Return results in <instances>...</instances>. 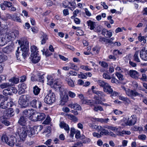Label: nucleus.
<instances>
[{
	"label": "nucleus",
	"mask_w": 147,
	"mask_h": 147,
	"mask_svg": "<svg viewBox=\"0 0 147 147\" xmlns=\"http://www.w3.org/2000/svg\"><path fill=\"white\" fill-rule=\"evenodd\" d=\"M97 83L100 86L103 87V88L108 84L102 80H100L97 81Z\"/></svg>",
	"instance_id": "obj_43"
},
{
	"label": "nucleus",
	"mask_w": 147,
	"mask_h": 147,
	"mask_svg": "<svg viewBox=\"0 0 147 147\" xmlns=\"http://www.w3.org/2000/svg\"><path fill=\"white\" fill-rule=\"evenodd\" d=\"M138 73L135 70H131L129 71V74L132 78H135L137 77Z\"/></svg>",
	"instance_id": "obj_22"
},
{
	"label": "nucleus",
	"mask_w": 147,
	"mask_h": 147,
	"mask_svg": "<svg viewBox=\"0 0 147 147\" xmlns=\"http://www.w3.org/2000/svg\"><path fill=\"white\" fill-rule=\"evenodd\" d=\"M147 36H143L141 35V34H139L138 37V40L140 42H142V45H144V44L146 43V39Z\"/></svg>",
	"instance_id": "obj_20"
},
{
	"label": "nucleus",
	"mask_w": 147,
	"mask_h": 147,
	"mask_svg": "<svg viewBox=\"0 0 147 147\" xmlns=\"http://www.w3.org/2000/svg\"><path fill=\"white\" fill-rule=\"evenodd\" d=\"M32 128L35 134H38L39 132L42 129V126H35Z\"/></svg>",
	"instance_id": "obj_28"
},
{
	"label": "nucleus",
	"mask_w": 147,
	"mask_h": 147,
	"mask_svg": "<svg viewBox=\"0 0 147 147\" xmlns=\"http://www.w3.org/2000/svg\"><path fill=\"white\" fill-rule=\"evenodd\" d=\"M45 76V75L44 74L41 75L40 74H38L36 75V76L35 77H37L38 81L40 82H43Z\"/></svg>",
	"instance_id": "obj_41"
},
{
	"label": "nucleus",
	"mask_w": 147,
	"mask_h": 147,
	"mask_svg": "<svg viewBox=\"0 0 147 147\" xmlns=\"http://www.w3.org/2000/svg\"><path fill=\"white\" fill-rule=\"evenodd\" d=\"M13 20L19 22H21V20L20 17L18 16L17 13H15L13 14Z\"/></svg>",
	"instance_id": "obj_42"
},
{
	"label": "nucleus",
	"mask_w": 147,
	"mask_h": 147,
	"mask_svg": "<svg viewBox=\"0 0 147 147\" xmlns=\"http://www.w3.org/2000/svg\"><path fill=\"white\" fill-rule=\"evenodd\" d=\"M41 38H42L41 44L43 45L45 43L46 41L48 40V38L47 37V35L45 34H44L43 35L42 37Z\"/></svg>",
	"instance_id": "obj_47"
},
{
	"label": "nucleus",
	"mask_w": 147,
	"mask_h": 147,
	"mask_svg": "<svg viewBox=\"0 0 147 147\" xmlns=\"http://www.w3.org/2000/svg\"><path fill=\"white\" fill-rule=\"evenodd\" d=\"M80 68L87 71H89L91 69H89L88 66H84V65L81 66H80Z\"/></svg>",
	"instance_id": "obj_61"
},
{
	"label": "nucleus",
	"mask_w": 147,
	"mask_h": 147,
	"mask_svg": "<svg viewBox=\"0 0 147 147\" xmlns=\"http://www.w3.org/2000/svg\"><path fill=\"white\" fill-rule=\"evenodd\" d=\"M27 127L25 126L18 128L17 133L18 134L20 138V143H16V145L19 147L23 146V143L25 140L27 135Z\"/></svg>",
	"instance_id": "obj_1"
},
{
	"label": "nucleus",
	"mask_w": 147,
	"mask_h": 147,
	"mask_svg": "<svg viewBox=\"0 0 147 147\" xmlns=\"http://www.w3.org/2000/svg\"><path fill=\"white\" fill-rule=\"evenodd\" d=\"M140 57L141 59L145 61L147 60V46H145L140 52Z\"/></svg>",
	"instance_id": "obj_9"
},
{
	"label": "nucleus",
	"mask_w": 147,
	"mask_h": 147,
	"mask_svg": "<svg viewBox=\"0 0 147 147\" xmlns=\"http://www.w3.org/2000/svg\"><path fill=\"white\" fill-rule=\"evenodd\" d=\"M51 121V118L49 116H47L46 118V119L43 122V123L45 124H48L50 123Z\"/></svg>",
	"instance_id": "obj_53"
},
{
	"label": "nucleus",
	"mask_w": 147,
	"mask_h": 147,
	"mask_svg": "<svg viewBox=\"0 0 147 147\" xmlns=\"http://www.w3.org/2000/svg\"><path fill=\"white\" fill-rule=\"evenodd\" d=\"M61 96V100H60V105H64L68 100V96L67 93Z\"/></svg>",
	"instance_id": "obj_13"
},
{
	"label": "nucleus",
	"mask_w": 147,
	"mask_h": 147,
	"mask_svg": "<svg viewBox=\"0 0 147 147\" xmlns=\"http://www.w3.org/2000/svg\"><path fill=\"white\" fill-rule=\"evenodd\" d=\"M27 135L29 137H31L33 135L35 134L32 128L29 127L27 128Z\"/></svg>",
	"instance_id": "obj_29"
},
{
	"label": "nucleus",
	"mask_w": 147,
	"mask_h": 147,
	"mask_svg": "<svg viewBox=\"0 0 147 147\" xmlns=\"http://www.w3.org/2000/svg\"><path fill=\"white\" fill-rule=\"evenodd\" d=\"M68 107L71 108H73L74 110H81V109L80 106L77 103L69 104L68 105Z\"/></svg>",
	"instance_id": "obj_19"
},
{
	"label": "nucleus",
	"mask_w": 147,
	"mask_h": 147,
	"mask_svg": "<svg viewBox=\"0 0 147 147\" xmlns=\"http://www.w3.org/2000/svg\"><path fill=\"white\" fill-rule=\"evenodd\" d=\"M87 23L88 26L90 27V30H93L95 28V22L90 20L87 21Z\"/></svg>",
	"instance_id": "obj_27"
},
{
	"label": "nucleus",
	"mask_w": 147,
	"mask_h": 147,
	"mask_svg": "<svg viewBox=\"0 0 147 147\" xmlns=\"http://www.w3.org/2000/svg\"><path fill=\"white\" fill-rule=\"evenodd\" d=\"M45 117L44 113L34 112L32 115V120L34 121H42L45 119Z\"/></svg>",
	"instance_id": "obj_4"
},
{
	"label": "nucleus",
	"mask_w": 147,
	"mask_h": 147,
	"mask_svg": "<svg viewBox=\"0 0 147 147\" xmlns=\"http://www.w3.org/2000/svg\"><path fill=\"white\" fill-rule=\"evenodd\" d=\"M30 105L33 108H40L42 106V102L36 99H34L30 102Z\"/></svg>",
	"instance_id": "obj_10"
},
{
	"label": "nucleus",
	"mask_w": 147,
	"mask_h": 147,
	"mask_svg": "<svg viewBox=\"0 0 147 147\" xmlns=\"http://www.w3.org/2000/svg\"><path fill=\"white\" fill-rule=\"evenodd\" d=\"M103 90L105 92L111 94V96H116L117 94V92L113 91L111 86L108 84L104 87Z\"/></svg>",
	"instance_id": "obj_7"
},
{
	"label": "nucleus",
	"mask_w": 147,
	"mask_h": 147,
	"mask_svg": "<svg viewBox=\"0 0 147 147\" xmlns=\"http://www.w3.org/2000/svg\"><path fill=\"white\" fill-rule=\"evenodd\" d=\"M59 126L61 128H63L67 133L69 132V128L68 125L64 121H62L60 123Z\"/></svg>",
	"instance_id": "obj_17"
},
{
	"label": "nucleus",
	"mask_w": 147,
	"mask_h": 147,
	"mask_svg": "<svg viewBox=\"0 0 147 147\" xmlns=\"http://www.w3.org/2000/svg\"><path fill=\"white\" fill-rule=\"evenodd\" d=\"M51 99H50V98L48 94L45 96L44 99V102L47 104L50 105L53 103L52 102H51Z\"/></svg>",
	"instance_id": "obj_40"
},
{
	"label": "nucleus",
	"mask_w": 147,
	"mask_h": 147,
	"mask_svg": "<svg viewBox=\"0 0 147 147\" xmlns=\"http://www.w3.org/2000/svg\"><path fill=\"white\" fill-rule=\"evenodd\" d=\"M40 89L38 86H36L33 87V92L35 95H37L39 93Z\"/></svg>",
	"instance_id": "obj_39"
},
{
	"label": "nucleus",
	"mask_w": 147,
	"mask_h": 147,
	"mask_svg": "<svg viewBox=\"0 0 147 147\" xmlns=\"http://www.w3.org/2000/svg\"><path fill=\"white\" fill-rule=\"evenodd\" d=\"M99 63V64H100L101 63V66L104 67H106L108 66V65L107 63L104 61H102L101 62L100 61Z\"/></svg>",
	"instance_id": "obj_60"
},
{
	"label": "nucleus",
	"mask_w": 147,
	"mask_h": 147,
	"mask_svg": "<svg viewBox=\"0 0 147 147\" xmlns=\"http://www.w3.org/2000/svg\"><path fill=\"white\" fill-rule=\"evenodd\" d=\"M3 5L6 7H10L12 5V3L8 1H5L3 2Z\"/></svg>",
	"instance_id": "obj_49"
},
{
	"label": "nucleus",
	"mask_w": 147,
	"mask_h": 147,
	"mask_svg": "<svg viewBox=\"0 0 147 147\" xmlns=\"http://www.w3.org/2000/svg\"><path fill=\"white\" fill-rule=\"evenodd\" d=\"M93 119L95 121H99L102 123H107L109 120V119L107 118L106 119L94 118Z\"/></svg>",
	"instance_id": "obj_25"
},
{
	"label": "nucleus",
	"mask_w": 147,
	"mask_h": 147,
	"mask_svg": "<svg viewBox=\"0 0 147 147\" xmlns=\"http://www.w3.org/2000/svg\"><path fill=\"white\" fill-rule=\"evenodd\" d=\"M103 76L104 78L106 79L110 80L111 79V77L107 74H103Z\"/></svg>",
	"instance_id": "obj_63"
},
{
	"label": "nucleus",
	"mask_w": 147,
	"mask_h": 147,
	"mask_svg": "<svg viewBox=\"0 0 147 147\" xmlns=\"http://www.w3.org/2000/svg\"><path fill=\"white\" fill-rule=\"evenodd\" d=\"M139 53V51H136L134 54L133 57L134 60L137 62H140V60L138 57V55Z\"/></svg>",
	"instance_id": "obj_37"
},
{
	"label": "nucleus",
	"mask_w": 147,
	"mask_h": 147,
	"mask_svg": "<svg viewBox=\"0 0 147 147\" xmlns=\"http://www.w3.org/2000/svg\"><path fill=\"white\" fill-rule=\"evenodd\" d=\"M19 81V79L18 78L14 77L10 79L9 81L13 83L17 84Z\"/></svg>",
	"instance_id": "obj_48"
},
{
	"label": "nucleus",
	"mask_w": 147,
	"mask_h": 147,
	"mask_svg": "<svg viewBox=\"0 0 147 147\" xmlns=\"http://www.w3.org/2000/svg\"><path fill=\"white\" fill-rule=\"evenodd\" d=\"M7 57L6 56H0V73L2 72L3 70V67L2 65V62L7 60Z\"/></svg>",
	"instance_id": "obj_18"
},
{
	"label": "nucleus",
	"mask_w": 147,
	"mask_h": 147,
	"mask_svg": "<svg viewBox=\"0 0 147 147\" xmlns=\"http://www.w3.org/2000/svg\"><path fill=\"white\" fill-rule=\"evenodd\" d=\"M43 54H45L46 57L49 56L52 54V53L48 50H47L45 52H43Z\"/></svg>",
	"instance_id": "obj_55"
},
{
	"label": "nucleus",
	"mask_w": 147,
	"mask_h": 147,
	"mask_svg": "<svg viewBox=\"0 0 147 147\" xmlns=\"http://www.w3.org/2000/svg\"><path fill=\"white\" fill-rule=\"evenodd\" d=\"M31 54H38L37 49V47L34 45H33L31 46Z\"/></svg>",
	"instance_id": "obj_38"
},
{
	"label": "nucleus",
	"mask_w": 147,
	"mask_h": 147,
	"mask_svg": "<svg viewBox=\"0 0 147 147\" xmlns=\"http://www.w3.org/2000/svg\"><path fill=\"white\" fill-rule=\"evenodd\" d=\"M100 135L102 136L103 135H108V130L105 129L103 127L100 132Z\"/></svg>",
	"instance_id": "obj_44"
},
{
	"label": "nucleus",
	"mask_w": 147,
	"mask_h": 147,
	"mask_svg": "<svg viewBox=\"0 0 147 147\" xmlns=\"http://www.w3.org/2000/svg\"><path fill=\"white\" fill-rule=\"evenodd\" d=\"M30 56L32 62L34 63H38L40 59L38 53L36 54H31Z\"/></svg>",
	"instance_id": "obj_11"
},
{
	"label": "nucleus",
	"mask_w": 147,
	"mask_h": 147,
	"mask_svg": "<svg viewBox=\"0 0 147 147\" xmlns=\"http://www.w3.org/2000/svg\"><path fill=\"white\" fill-rule=\"evenodd\" d=\"M21 49L22 50L20 51H21L22 55L23 58L24 59L28 55V49L26 47H25L24 46H22Z\"/></svg>",
	"instance_id": "obj_14"
},
{
	"label": "nucleus",
	"mask_w": 147,
	"mask_h": 147,
	"mask_svg": "<svg viewBox=\"0 0 147 147\" xmlns=\"http://www.w3.org/2000/svg\"><path fill=\"white\" fill-rule=\"evenodd\" d=\"M16 142V139L15 137H11L9 139L7 144L11 146H13Z\"/></svg>",
	"instance_id": "obj_16"
},
{
	"label": "nucleus",
	"mask_w": 147,
	"mask_h": 147,
	"mask_svg": "<svg viewBox=\"0 0 147 147\" xmlns=\"http://www.w3.org/2000/svg\"><path fill=\"white\" fill-rule=\"evenodd\" d=\"M9 36L11 37V40L12 38H14L17 37L19 34V32L18 31H16L14 32H8Z\"/></svg>",
	"instance_id": "obj_33"
},
{
	"label": "nucleus",
	"mask_w": 147,
	"mask_h": 147,
	"mask_svg": "<svg viewBox=\"0 0 147 147\" xmlns=\"http://www.w3.org/2000/svg\"><path fill=\"white\" fill-rule=\"evenodd\" d=\"M27 121V118L24 115L20 117L18 122V123L20 125L25 127Z\"/></svg>",
	"instance_id": "obj_12"
},
{
	"label": "nucleus",
	"mask_w": 147,
	"mask_h": 147,
	"mask_svg": "<svg viewBox=\"0 0 147 147\" xmlns=\"http://www.w3.org/2000/svg\"><path fill=\"white\" fill-rule=\"evenodd\" d=\"M11 40V37L8 32L0 35V45L1 46H3Z\"/></svg>",
	"instance_id": "obj_3"
},
{
	"label": "nucleus",
	"mask_w": 147,
	"mask_h": 147,
	"mask_svg": "<svg viewBox=\"0 0 147 147\" xmlns=\"http://www.w3.org/2000/svg\"><path fill=\"white\" fill-rule=\"evenodd\" d=\"M93 92L94 93L97 95L99 96L104 97L105 96V94L102 92L96 90H93Z\"/></svg>",
	"instance_id": "obj_46"
},
{
	"label": "nucleus",
	"mask_w": 147,
	"mask_h": 147,
	"mask_svg": "<svg viewBox=\"0 0 147 147\" xmlns=\"http://www.w3.org/2000/svg\"><path fill=\"white\" fill-rule=\"evenodd\" d=\"M66 116L69 119L72 120L73 121L76 122L77 121L78 119L76 116L71 114H66Z\"/></svg>",
	"instance_id": "obj_36"
},
{
	"label": "nucleus",
	"mask_w": 147,
	"mask_h": 147,
	"mask_svg": "<svg viewBox=\"0 0 147 147\" xmlns=\"http://www.w3.org/2000/svg\"><path fill=\"white\" fill-rule=\"evenodd\" d=\"M137 118L136 115H133L128 118L125 124L127 125L131 126L134 125L136 122Z\"/></svg>",
	"instance_id": "obj_6"
},
{
	"label": "nucleus",
	"mask_w": 147,
	"mask_h": 147,
	"mask_svg": "<svg viewBox=\"0 0 147 147\" xmlns=\"http://www.w3.org/2000/svg\"><path fill=\"white\" fill-rule=\"evenodd\" d=\"M119 98L120 100L123 101L128 104L130 102V100L127 97L120 96L119 97Z\"/></svg>",
	"instance_id": "obj_45"
},
{
	"label": "nucleus",
	"mask_w": 147,
	"mask_h": 147,
	"mask_svg": "<svg viewBox=\"0 0 147 147\" xmlns=\"http://www.w3.org/2000/svg\"><path fill=\"white\" fill-rule=\"evenodd\" d=\"M94 110L96 111H97L99 110L100 111H103L104 110L100 106H95L94 108Z\"/></svg>",
	"instance_id": "obj_52"
},
{
	"label": "nucleus",
	"mask_w": 147,
	"mask_h": 147,
	"mask_svg": "<svg viewBox=\"0 0 147 147\" xmlns=\"http://www.w3.org/2000/svg\"><path fill=\"white\" fill-rule=\"evenodd\" d=\"M115 75L120 80H122L124 79L123 76L121 74L118 72H116Z\"/></svg>",
	"instance_id": "obj_51"
},
{
	"label": "nucleus",
	"mask_w": 147,
	"mask_h": 147,
	"mask_svg": "<svg viewBox=\"0 0 147 147\" xmlns=\"http://www.w3.org/2000/svg\"><path fill=\"white\" fill-rule=\"evenodd\" d=\"M59 90L60 92V95H63L64 94H66V93L64 89V88H63L62 87H59Z\"/></svg>",
	"instance_id": "obj_57"
},
{
	"label": "nucleus",
	"mask_w": 147,
	"mask_h": 147,
	"mask_svg": "<svg viewBox=\"0 0 147 147\" xmlns=\"http://www.w3.org/2000/svg\"><path fill=\"white\" fill-rule=\"evenodd\" d=\"M78 78L82 79H86L87 78L85 74H83L82 72H81L80 74L78 75Z\"/></svg>",
	"instance_id": "obj_56"
},
{
	"label": "nucleus",
	"mask_w": 147,
	"mask_h": 147,
	"mask_svg": "<svg viewBox=\"0 0 147 147\" xmlns=\"http://www.w3.org/2000/svg\"><path fill=\"white\" fill-rule=\"evenodd\" d=\"M11 90L10 88H8L7 89H5L3 91V94L5 96L11 95H12Z\"/></svg>",
	"instance_id": "obj_26"
},
{
	"label": "nucleus",
	"mask_w": 147,
	"mask_h": 147,
	"mask_svg": "<svg viewBox=\"0 0 147 147\" xmlns=\"http://www.w3.org/2000/svg\"><path fill=\"white\" fill-rule=\"evenodd\" d=\"M0 107L1 108L5 109L8 108V105L7 104V100H3L0 104Z\"/></svg>",
	"instance_id": "obj_31"
},
{
	"label": "nucleus",
	"mask_w": 147,
	"mask_h": 147,
	"mask_svg": "<svg viewBox=\"0 0 147 147\" xmlns=\"http://www.w3.org/2000/svg\"><path fill=\"white\" fill-rule=\"evenodd\" d=\"M103 127L105 128H107L108 129H110L113 131H114L117 133V131H118V127H113L112 126H109L108 125H106L103 126Z\"/></svg>",
	"instance_id": "obj_34"
},
{
	"label": "nucleus",
	"mask_w": 147,
	"mask_h": 147,
	"mask_svg": "<svg viewBox=\"0 0 147 147\" xmlns=\"http://www.w3.org/2000/svg\"><path fill=\"white\" fill-rule=\"evenodd\" d=\"M121 127H118V131H117V135L120 136H123L124 134L129 135L131 134V132L129 131H121L120 129Z\"/></svg>",
	"instance_id": "obj_15"
},
{
	"label": "nucleus",
	"mask_w": 147,
	"mask_h": 147,
	"mask_svg": "<svg viewBox=\"0 0 147 147\" xmlns=\"http://www.w3.org/2000/svg\"><path fill=\"white\" fill-rule=\"evenodd\" d=\"M99 41L102 43L105 42H106V41H107V39H105V38L103 37H100L99 38Z\"/></svg>",
	"instance_id": "obj_62"
},
{
	"label": "nucleus",
	"mask_w": 147,
	"mask_h": 147,
	"mask_svg": "<svg viewBox=\"0 0 147 147\" xmlns=\"http://www.w3.org/2000/svg\"><path fill=\"white\" fill-rule=\"evenodd\" d=\"M126 94L134 100V96H138L140 97H144L143 95L138 93L136 90H131L129 89H127V91H126Z\"/></svg>",
	"instance_id": "obj_5"
},
{
	"label": "nucleus",
	"mask_w": 147,
	"mask_h": 147,
	"mask_svg": "<svg viewBox=\"0 0 147 147\" xmlns=\"http://www.w3.org/2000/svg\"><path fill=\"white\" fill-rule=\"evenodd\" d=\"M1 140L3 142H4L6 143L8 142L9 139L7 136L6 135L3 134L1 138Z\"/></svg>",
	"instance_id": "obj_50"
},
{
	"label": "nucleus",
	"mask_w": 147,
	"mask_h": 147,
	"mask_svg": "<svg viewBox=\"0 0 147 147\" xmlns=\"http://www.w3.org/2000/svg\"><path fill=\"white\" fill-rule=\"evenodd\" d=\"M12 85L13 84L12 83H10L9 82L4 83L0 85V86L1 88L3 89L5 88L11 87Z\"/></svg>",
	"instance_id": "obj_35"
},
{
	"label": "nucleus",
	"mask_w": 147,
	"mask_h": 147,
	"mask_svg": "<svg viewBox=\"0 0 147 147\" xmlns=\"http://www.w3.org/2000/svg\"><path fill=\"white\" fill-rule=\"evenodd\" d=\"M47 84L50 85L51 86L53 84L54 80L52 77L51 76H48L47 77Z\"/></svg>",
	"instance_id": "obj_32"
},
{
	"label": "nucleus",
	"mask_w": 147,
	"mask_h": 147,
	"mask_svg": "<svg viewBox=\"0 0 147 147\" xmlns=\"http://www.w3.org/2000/svg\"><path fill=\"white\" fill-rule=\"evenodd\" d=\"M113 53L115 55H121L122 52H120L118 50H114L113 51Z\"/></svg>",
	"instance_id": "obj_59"
},
{
	"label": "nucleus",
	"mask_w": 147,
	"mask_h": 147,
	"mask_svg": "<svg viewBox=\"0 0 147 147\" xmlns=\"http://www.w3.org/2000/svg\"><path fill=\"white\" fill-rule=\"evenodd\" d=\"M33 110L32 109H28V110L25 109L23 111V115H24L26 117L30 115H31L32 116V114L31 115L30 113H31L32 112H33Z\"/></svg>",
	"instance_id": "obj_21"
},
{
	"label": "nucleus",
	"mask_w": 147,
	"mask_h": 147,
	"mask_svg": "<svg viewBox=\"0 0 147 147\" xmlns=\"http://www.w3.org/2000/svg\"><path fill=\"white\" fill-rule=\"evenodd\" d=\"M146 136L144 134L140 135L138 136V138L142 140H145L146 139Z\"/></svg>",
	"instance_id": "obj_64"
},
{
	"label": "nucleus",
	"mask_w": 147,
	"mask_h": 147,
	"mask_svg": "<svg viewBox=\"0 0 147 147\" xmlns=\"http://www.w3.org/2000/svg\"><path fill=\"white\" fill-rule=\"evenodd\" d=\"M12 47L11 46H9L3 48L2 50L3 51L6 53H9L11 52L12 49Z\"/></svg>",
	"instance_id": "obj_30"
},
{
	"label": "nucleus",
	"mask_w": 147,
	"mask_h": 147,
	"mask_svg": "<svg viewBox=\"0 0 147 147\" xmlns=\"http://www.w3.org/2000/svg\"><path fill=\"white\" fill-rule=\"evenodd\" d=\"M48 95L51 99V102H52L53 103L55 102L56 100V96L55 94L50 91Z\"/></svg>",
	"instance_id": "obj_23"
},
{
	"label": "nucleus",
	"mask_w": 147,
	"mask_h": 147,
	"mask_svg": "<svg viewBox=\"0 0 147 147\" xmlns=\"http://www.w3.org/2000/svg\"><path fill=\"white\" fill-rule=\"evenodd\" d=\"M14 114L12 108H9L8 111H4L3 113V117H1V118H4L6 119L13 116Z\"/></svg>",
	"instance_id": "obj_8"
},
{
	"label": "nucleus",
	"mask_w": 147,
	"mask_h": 147,
	"mask_svg": "<svg viewBox=\"0 0 147 147\" xmlns=\"http://www.w3.org/2000/svg\"><path fill=\"white\" fill-rule=\"evenodd\" d=\"M65 80L67 82V83L71 87H74L75 86V84L74 82L71 79L68 78H66L65 79Z\"/></svg>",
	"instance_id": "obj_24"
},
{
	"label": "nucleus",
	"mask_w": 147,
	"mask_h": 147,
	"mask_svg": "<svg viewBox=\"0 0 147 147\" xmlns=\"http://www.w3.org/2000/svg\"><path fill=\"white\" fill-rule=\"evenodd\" d=\"M69 64V65L70 66V68L71 69L75 70H78L77 67L74 64L70 63Z\"/></svg>",
	"instance_id": "obj_54"
},
{
	"label": "nucleus",
	"mask_w": 147,
	"mask_h": 147,
	"mask_svg": "<svg viewBox=\"0 0 147 147\" xmlns=\"http://www.w3.org/2000/svg\"><path fill=\"white\" fill-rule=\"evenodd\" d=\"M94 103L96 104H103V103L102 101L99 100L97 97L95 99Z\"/></svg>",
	"instance_id": "obj_58"
},
{
	"label": "nucleus",
	"mask_w": 147,
	"mask_h": 147,
	"mask_svg": "<svg viewBox=\"0 0 147 147\" xmlns=\"http://www.w3.org/2000/svg\"><path fill=\"white\" fill-rule=\"evenodd\" d=\"M31 97L28 95H23L19 98L18 103L22 108H26L28 106V101Z\"/></svg>",
	"instance_id": "obj_2"
}]
</instances>
